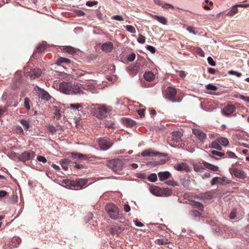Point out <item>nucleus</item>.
<instances>
[{"mask_svg":"<svg viewBox=\"0 0 249 249\" xmlns=\"http://www.w3.org/2000/svg\"><path fill=\"white\" fill-rule=\"evenodd\" d=\"M60 91L66 94H83L84 91L77 83L63 82L59 85Z\"/></svg>","mask_w":249,"mask_h":249,"instance_id":"nucleus-1","label":"nucleus"},{"mask_svg":"<svg viewBox=\"0 0 249 249\" xmlns=\"http://www.w3.org/2000/svg\"><path fill=\"white\" fill-rule=\"evenodd\" d=\"M150 191L154 195L159 196H168L172 194V190L168 188H160L154 185L150 187Z\"/></svg>","mask_w":249,"mask_h":249,"instance_id":"nucleus-2","label":"nucleus"},{"mask_svg":"<svg viewBox=\"0 0 249 249\" xmlns=\"http://www.w3.org/2000/svg\"><path fill=\"white\" fill-rule=\"evenodd\" d=\"M88 181V180L86 178H78L75 180H71L70 179L64 180L63 182L71 187H77L81 189L83 188V186L87 184Z\"/></svg>","mask_w":249,"mask_h":249,"instance_id":"nucleus-3","label":"nucleus"},{"mask_svg":"<svg viewBox=\"0 0 249 249\" xmlns=\"http://www.w3.org/2000/svg\"><path fill=\"white\" fill-rule=\"evenodd\" d=\"M107 109L104 106H96L92 108L94 116L99 119H103L107 116Z\"/></svg>","mask_w":249,"mask_h":249,"instance_id":"nucleus-4","label":"nucleus"},{"mask_svg":"<svg viewBox=\"0 0 249 249\" xmlns=\"http://www.w3.org/2000/svg\"><path fill=\"white\" fill-rule=\"evenodd\" d=\"M33 92L36 95L41 98V99L46 101L51 100V98H52V97L47 91L39 88L37 86H36L34 88Z\"/></svg>","mask_w":249,"mask_h":249,"instance_id":"nucleus-5","label":"nucleus"},{"mask_svg":"<svg viewBox=\"0 0 249 249\" xmlns=\"http://www.w3.org/2000/svg\"><path fill=\"white\" fill-rule=\"evenodd\" d=\"M110 164L112 166V170L117 172L122 170L124 165V161L120 159H116L112 161L110 160Z\"/></svg>","mask_w":249,"mask_h":249,"instance_id":"nucleus-6","label":"nucleus"},{"mask_svg":"<svg viewBox=\"0 0 249 249\" xmlns=\"http://www.w3.org/2000/svg\"><path fill=\"white\" fill-rule=\"evenodd\" d=\"M230 172L235 177L241 179H245L247 177L246 173L242 169L236 167L230 169Z\"/></svg>","mask_w":249,"mask_h":249,"instance_id":"nucleus-7","label":"nucleus"},{"mask_svg":"<svg viewBox=\"0 0 249 249\" xmlns=\"http://www.w3.org/2000/svg\"><path fill=\"white\" fill-rule=\"evenodd\" d=\"M35 156L36 154L34 152L30 150L26 151L21 153L19 157V159L22 161H25L34 159Z\"/></svg>","mask_w":249,"mask_h":249,"instance_id":"nucleus-8","label":"nucleus"},{"mask_svg":"<svg viewBox=\"0 0 249 249\" xmlns=\"http://www.w3.org/2000/svg\"><path fill=\"white\" fill-rule=\"evenodd\" d=\"M213 195L214 194L213 191H210L200 193L197 195L196 197L199 200L205 201L212 199L213 196Z\"/></svg>","mask_w":249,"mask_h":249,"instance_id":"nucleus-9","label":"nucleus"},{"mask_svg":"<svg viewBox=\"0 0 249 249\" xmlns=\"http://www.w3.org/2000/svg\"><path fill=\"white\" fill-rule=\"evenodd\" d=\"M177 94V91L174 88L169 87L165 90V97L166 98L171 100L173 102H176L174 99Z\"/></svg>","mask_w":249,"mask_h":249,"instance_id":"nucleus-10","label":"nucleus"},{"mask_svg":"<svg viewBox=\"0 0 249 249\" xmlns=\"http://www.w3.org/2000/svg\"><path fill=\"white\" fill-rule=\"evenodd\" d=\"M110 218L113 219H117L119 218V209L114 204L110 203Z\"/></svg>","mask_w":249,"mask_h":249,"instance_id":"nucleus-11","label":"nucleus"},{"mask_svg":"<svg viewBox=\"0 0 249 249\" xmlns=\"http://www.w3.org/2000/svg\"><path fill=\"white\" fill-rule=\"evenodd\" d=\"M193 133L201 142H203L207 138L206 134L200 129H194Z\"/></svg>","mask_w":249,"mask_h":249,"instance_id":"nucleus-12","label":"nucleus"},{"mask_svg":"<svg viewBox=\"0 0 249 249\" xmlns=\"http://www.w3.org/2000/svg\"><path fill=\"white\" fill-rule=\"evenodd\" d=\"M139 70V64H131L128 67V73L132 76L136 75Z\"/></svg>","mask_w":249,"mask_h":249,"instance_id":"nucleus-13","label":"nucleus"},{"mask_svg":"<svg viewBox=\"0 0 249 249\" xmlns=\"http://www.w3.org/2000/svg\"><path fill=\"white\" fill-rule=\"evenodd\" d=\"M171 135V141L173 142L174 143L175 142L177 143L180 141L182 134L179 131H175L172 132Z\"/></svg>","mask_w":249,"mask_h":249,"instance_id":"nucleus-14","label":"nucleus"},{"mask_svg":"<svg viewBox=\"0 0 249 249\" xmlns=\"http://www.w3.org/2000/svg\"><path fill=\"white\" fill-rule=\"evenodd\" d=\"M42 73L41 70L40 69L36 68L31 70L29 72L28 75L33 79H36L38 78L41 76Z\"/></svg>","mask_w":249,"mask_h":249,"instance_id":"nucleus-15","label":"nucleus"},{"mask_svg":"<svg viewBox=\"0 0 249 249\" xmlns=\"http://www.w3.org/2000/svg\"><path fill=\"white\" fill-rule=\"evenodd\" d=\"M235 109L236 107L234 105H228L223 108V112L225 115H230L235 111Z\"/></svg>","mask_w":249,"mask_h":249,"instance_id":"nucleus-16","label":"nucleus"},{"mask_svg":"<svg viewBox=\"0 0 249 249\" xmlns=\"http://www.w3.org/2000/svg\"><path fill=\"white\" fill-rule=\"evenodd\" d=\"M158 175L160 180L161 181L170 178L172 176L170 173L168 171L160 172L158 173Z\"/></svg>","mask_w":249,"mask_h":249,"instance_id":"nucleus-17","label":"nucleus"},{"mask_svg":"<svg viewBox=\"0 0 249 249\" xmlns=\"http://www.w3.org/2000/svg\"><path fill=\"white\" fill-rule=\"evenodd\" d=\"M71 157L73 160H88L89 157L87 155L76 152L71 153Z\"/></svg>","mask_w":249,"mask_h":249,"instance_id":"nucleus-18","label":"nucleus"},{"mask_svg":"<svg viewBox=\"0 0 249 249\" xmlns=\"http://www.w3.org/2000/svg\"><path fill=\"white\" fill-rule=\"evenodd\" d=\"M175 168L178 171H185L188 172L189 171V166L185 163H181L175 166Z\"/></svg>","mask_w":249,"mask_h":249,"instance_id":"nucleus-19","label":"nucleus"},{"mask_svg":"<svg viewBox=\"0 0 249 249\" xmlns=\"http://www.w3.org/2000/svg\"><path fill=\"white\" fill-rule=\"evenodd\" d=\"M99 147L102 150H107L109 148V142L106 139H101L98 141Z\"/></svg>","mask_w":249,"mask_h":249,"instance_id":"nucleus-20","label":"nucleus"},{"mask_svg":"<svg viewBox=\"0 0 249 249\" xmlns=\"http://www.w3.org/2000/svg\"><path fill=\"white\" fill-rule=\"evenodd\" d=\"M152 17L153 19L158 21L159 22L163 25L167 24L168 19L164 17L157 15H153Z\"/></svg>","mask_w":249,"mask_h":249,"instance_id":"nucleus-21","label":"nucleus"},{"mask_svg":"<svg viewBox=\"0 0 249 249\" xmlns=\"http://www.w3.org/2000/svg\"><path fill=\"white\" fill-rule=\"evenodd\" d=\"M143 77L144 79L147 81H152L155 78V75L154 73L150 71H146Z\"/></svg>","mask_w":249,"mask_h":249,"instance_id":"nucleus-22","label":"nucleus"},{"mask_svg":"<svg viewBox=\"0 0 249 249\" xmlns=\"http://www.w3.org/2000/svg\"><path fill=\"white\" fill-rule=\"evenodd\" d=\"M142 157H152L158 155V153L153 151L151 149L144 150L141 153Z\"/></svg>","mask_w":249,"mask_h":249,"instance_id":"nucleus-23","label":"nucleus"},{"mask_svg":"<svg viewBox=\"0 0 249 249\" xmlns=\"http://www.w3.org/2000/svg\"><path fill=\"white\" fill-rule=\"evenodd\" d=\"M123 123L127 127H132L136 124L135 122L129 118H124L123 119Z\"/></svg>","mask_w":249,"mask_h":249,"instance_id":"nucleus-24","label":"nucleus"},{"mask_svg":"<svg viewBox=\"0 0 249 249\" xmlns=\"http://www.w3.org/2000/svg\"><path fill=\"white\" fill-rule=\"evenodd\" d=\"M202 164L205 167L213 171L216 172L218 170V167L217 166L208 163L205 161H203L202 162Z\"/></svg>","mask_w":249,"mask_h":249,"instance_id":"nucleus-25","label":"nucleus"},{"mask_svg":"<svg viewBox=\"0 0 249 249\" xmlns=\"http://www.w3.org/2000/svg\"><path fill=\"white\" fill-rule=\"evenodd\" d=\"M21 240L18 237H14L11 242V246L12 248L17 247L21 243Z\"/></svg>","mask_w":249,"mask_h":249,"instance_id":"nucleus-26","label":"nucleus"},{"mask_svg":"<svg viewBox=\"0 0 249 249\" xmlns=\"http://www.w3.org/2000/svg\"><path fill=\"white\" fill-rule=\"evenodd\" d=\"M21 84V80L20 78H14L13 80V83L12 85V89H16L18 88Z\"/></svg>","mask_w":249,"mask_h":249,"instance_id":"nucleus-27","label":"nucleus"},{"mask_svg":"<svg viewBox=\"0 0 249 249\" xmlns=\"http://www.w3.org/2000/svg\"><path fill=\"white\" fill-rule=\"evenodd\" d=\"M209 147L214 148L218 150H222V147L220 143L218 142V140L217 139L215 141L213 142L211 144L209 145Z\"/></svg>","mask_w":249,"mask_h":249,"instance_id":"nucleus-28","label":"nucleus"},{"mask_svg":"<svg viewBox=\"0 0 249 249\" xmlns=\"http://www.w3.org/2000/svg\"><path fill=\"white\" fill-rule=\"evenodd\" d=\"M83 104L77 103V104H71L69 107H68V108H71L72 109H75L80 110V108H82Z\"/></svg>","mask_w":249,"mask_h":249,"instance_id":"nucleus-29","label":"nucleus"},{"mask_svg":"<svg viewBox=\"0 0 249 249\" xmlns=\"http://www.w3.org/2000/svg\"><path fill=\"white\" fill-rule=\"evenodd\" d=\"M63 52L69 53L70 54H74L76 53L75 48L71 46H66L63 49Z\"/></svg>","mask_w":249,"mask_h":249,"instance_id":"nucleus-30","label":"nucleus"},{"mask_svg":"<svg viewBox=\"0 0 249 249\" xmlns=\"http://www.w3.org/2000/svg\"><path fill=\"white\" fill-rule=\"evenodd\" d=\"M155 243L159 245H165L170 243V242L167 239L161 238L157 239L155 241Z\"/></svg>","mask_w":249,"mask_h":249,"instance_id":"nucleus-31","label":"nucleus"},{"mask_svg":"<svg viewBox=\"0 0 249 249\" xmlns=\"http://www.w3.org/2000/svg\"><path fill=\"white\" fill-rule=\"evenodd\" d=\"M71 161L68 159H65L61 160V164L62 168L65 170L68 169V165L70 163Z\"/></svg>","mask_w":249,"mask_h":249,"instance_id":"nucleus-32","label":"nucleus"},{"mask_svg":"<svg viewBox=\"0 0 249 249\" xmlns=\"http://www.w3.org/2000/svg\"><path fill=\"white\" fill-rule=\"evenodd\" d=\"M191 205L195 208H197L198 209L201 211H203V205L199 202L192 201Z\"/></svg>","mask_w":249,"mask_h":249,"instance_id":"nucleus-33","label":"nucleus"},{"mask_svg":"<svg viewBox=\"0 0 249 249\" xmlns=\"http://www.w3.org/2000/svg\"><path fill=\"white\" fill-rule=\"evenodd\" d=\"M189 214L194 218H200L201 216V213L197 210H192L189 212Z\"/></svg>","mask_w":249,"mask_h":249,"instance_id":"nucleus-34","label":"nucleus"},{"mask_svg":"<svg viewBox=\"0 0 249 249\" xmlns=\"http://www.w3.org/2000/svg\"><path fill=\"white\" fill-rule=\"evenodd\" d=\"M237 8L238 6H237V4L234 5L231 8V10L229 12H228L227 15L230 17L233 16V15L238 13V10Z\"/></svg>","mask_w":249,"mask_h":249,"instance_id":"nucleus-35","label":"nucleus"},{"mask_svg":"<svg viewBox=\"0 0 249 249\" xmlns=\"http://www.w3.org/2000/svg\"><path fill=\"white\" fill-rule=\"evenodd\" d=\"M47 48V45L45 43L42 42V43L39 44L36 49V51L37 53H41L44 51Z\"/></svg>","mask_w":249,"mask_h":249,"instance_id":"nucleus-36","label":"nucleus"},{"mask_svg":"<svg viewBox=\"0 0 249 249\" xmlns=\"http://www.w3.org/2000/svg\"><path fill=\"white\" fill-rule=\"evenodd\" d=\"M218 142L220 143V145L227 146L229 144V141L227 139L223 137L217 139Z\"/></svg>","mask_w":249,"mask_h":249,"instance_id":"nucleus-37","label":"nucleus"},{"mask_svg":"<svg viewBox=\"0 0 249 249\" xmlns=\"http://www.w3.org/2000/svg\"><path fill=\"white\" fill-rule=\"evenodd\" d=\"M219 180H220L219 184H222V185L229 184L231 182V180L228 179L227 178H226L225 177H223L222 178H220Z\"/></svg>","mask_w":249,"mask_h":249,"instance_id":"nucleus-38","label":"nucleus"},{"mask_svg":"<svg viewBox=\"0 0 249 249\" xmlns=\"http://www.w3.org/2000/svg\"><path fill=\"white\" fill-rule=\"evenodd\" d=\"M71 60L70 59L64 58V57H60L57 61V64H61L63 63H70Z\"/></svg>","mask_w":249,"mask_h":249,"instance_id":"nucleus-39","label":"nucleus"},{"mask_svg":"<svg viewBox=\"0 0 249 249\" xmlns=\"http://www.w3.org/2000/svg\"><path fill=\"white\" fill-rule=\"evenodd\" d=\"M30 100L29 98H28V97L25 98L24 102V106L28 111H29L30 110Z\"/></svg>","mask_w":249,"mask_h":249,"instance_id":"nucleus-40","label":"nucleus"},{"mask_svg":"<svg viewBox=\"0 0 249 249\" xmlns=\"http://www.w3.org/2000/svg\"><path fill=\"white\" fill-rule=\"evenodd\" d=\"M20 123L25 127L24 129L25 130H28L29 128V123L28 121L24 119H22L20 120Z\"/></svg>","mask_w":249,"mask_h":249,"instance_id":"nucleus-41","label":"nucleus"},{"mask_svg":"<svg viewBox=\"0 0 249 249\" xmlns=\"http://www.w3.org/2000/svg\"><path fill=\"white\" fill-rule=\"evenodd\" d=\"M210 152L212 154H213V155L217 156L218 157H225V153L219 152V151H215V150H211V151H210Z\"/></svg>","mask_w":249,"mask_h":249,"instance_id":"nucleus-42","label":"nucleus"},{"mask_svg":"<svg viewBox=\"0 0 249 249\" xmlns=\"http://www.w3.org/2000/svg\"><path fill=\"white\" fill-rule=\"evenodd\" d=\"M47 129L50 132H51L52 134L55 133L57 130V128H56L53 124H49L48 126Z\"/></svg>","mask_w":249,"mask_h":249,"instance_id":"nucleus-43","label":"nucleus"},{"mask_svg":"<svg viewBox=\"0 0 249 249\" xmlns=\"http://www.w3.org/2000/svg\"><path fill=\"white\" fill-rule=\"evenodd\" d=\"M206 89L208 90L216 91L217 90L218 88L215 86L209 84L206 86Z\"/></svg>","mask_w":249,"mask_h":249,"instance_id":"nucleus-44","label":"nucleus"},{"mask_svg":"<svg viewBox=\"0 0 249 249\" xmlns=\"http://www.w3.org/2000/svg\"><path fill=\"white\" fill-rule=\"evenodd\" d=\"M148 179L150 181L155 182L157 180V175L154 173L151 174L148 176Z\"/></svg>","mask_w":249,"mask_h":249,"instance_id":"nucleus-45","label":"nucleus"},{"mask_svg":"<svg viewBox=\"0 0 249 249\" xmlns=\"http://www.w3.org/2000/svg\"><path fill=\"white\" fill-rule=\"evenodd\" d=\"M165 183L168 185L172 186H176L178 185V183L177 181L174 180L173 179L168 180L165 182Z\"/></svg>","mask_w":249,"mask_h":249,"instance_id":"nucleus-46","label":"nucleus"},{"mask_svg":"<svg viewBox=\"0 0 249 249\" xmlns=\"http://www.w3.org/2000/svg\"><path fill=\"white\" fill-rule=\"evenodd\" d=\"M125 29L127 31L131 33H135L136 32L135 28L132 25H126L125 26Z\"/></svg>","mask_w":249,"mask_h":249,"instance_id":"nucleus-47","label":"nucleus"},{"mask_svg":"<svg viewBox=\"0 0 249 249\" xmlns=\"http://www.w3.org/2000/svg\"><path fill=\"white\" fill-rule=\"evenodd\" d=\"M228 73L230 75H234L238 77H241L242 75L241 73L232 70L229 71Z\"/></svg>","mask_w":249,"mask_h":249,"instance_id":"nucleus-48","label":"nucleus"},{"mask_svg":"<svg viewBox=\"0 0 249 249\" xmlns=\"http://www.w3.org/2000/svg\"><path fill=\"white\" fill-rule=\"evenodd\" d=\"M102 49L103 51L108 52L109 51V43H105L102 46Z\"/></svg>","mask_w":249,"mask_h":249,"instance_id":"nucleus-49","label":"nucleus"},{"mask_svg":"<svg viewBox=\"0 0 249 249\" xmlns=\"http://www.w3.org/2000/svg\"><path fill=\"white\" fill-rule=\"evenodd\" d=\"M111 18L112 19L118 20V21H120L124 20V18L121 15H115V16H113L111 17Z\"/></svg>","mask_w":249,"mask_h":249,"instance_id":"nucleus-50","label":"nucleus"},{"mask_svg":"<svg viewBox=\"0 0 249 249\" xmlns=\"http://www.w3.org/2000/svg\"><path fill=\"white\" fill-rule=\"evenodd\" d=\"M225 155H226L225 157H229L231 158H236L235 154L231 151H227L226 153H225Z\"/></svg>","mask_w":249,"mask_h":249,"instance_id":"nucleus-51","label":"nucleus"},{"mask_svg":"<svg viewBox=\"0 0 249 249\" xmlns=\"http://www.w3.org/2000/svg\"><path fill=\"white\" fill-rule=\"evenodd\" d=\"M220 177H214L213 178L211 182L212 185H213L217 183H219L220 181Z\"/></svg>","mask_w":249,"mask_h":249,"instance_id":"nucleus-52","label":"nucleus"},{"mask_svg":"<svg viewBox=\"0 0 249 249\" xmlns=\"http://www.w3.org/2000/svg\"><path fill=\"white\" fill-rule=\"evenodd\" d=\"M54 114L57 119H59L61 118V115L60 113V110L57 108H55Z\"/></svg>","mask_w":249,"mask_h":249,"instance_id":"nucleus-53","label":"nucleus"},{"mask_svg":"<svg viewBox=\"0 0 249 249\" xmlns=\"http://www.w3.org/2000/svg\"><path fill=\"white\" fill-rule=\"evenodd\" d=\"M145 38L144 36L142 35H140L137 40L140 43L143 44L145 42Z\"/></svg>","mask_w":249,"mask_h":249,"instance_id":"nucleus-54","label":"nucleus"},{"mask_svg":"<svg viewBox=\"0 0 249 249\" xmlns=\"http://www.w3.org/2000/svg\"><path fill=\"white\" fill-rule=\"evenodd\" d=\"M207 60L209 64L210 65L212 66H214L216 65L215 62L213 60V59L211 57H208L207 58Z\"/></svg>","mask_w":249,"mask_h":249,"instance_id":"nucleus-55","label":"nucleus"},{"mask_svg":"<svg viewBox=\"0 0 249 249\" xmlns=\"http://www.w3.org/2000/svg\"><path fill=\"white\" fill-rule=\"evenodd\" d=\"M162 8L165 9H168L170 8L174 9V7L173 5L169 3H163Z\"/></svg>","mask_w":249,"mask_h":249,"instance_id":"nucleus-56","label":"nucleus"},{"mask_svg":"<svg viewBox=\"0 0 249 249\" xmlns=\"http://www.w3.org/2000/svg\"><path fill=\"white\" fill-rule=\"evenodd\" d=\"M136 55L134 53L129 54L127 57V59L129 61H133L135 59Z\"/></svg>","mask_w":249,"mask_h":249,"instance_id":"nucleus-57","label":"nucleus"},{"mask_svg":"<svg viewBox=\"0 0 249 249\" xmlns=\"http://www.w3.org/2000/svg\"><path fill=\"white\" fill-rule=\"evenodd\" d=\"M37 160L40 162H42L43 163H46L47 162V160L45 157L42 156H38L37 157Z\"/></svg>","mask_w":249,"mask_h":249,"instance_id":"nucleus-58","label":"nucleus"},{"mask_svg":"<svg viewBox=\"0 0 249 249\" xmlns=\"http://www.w3.org/2000/svg\"><path fill=\"white\" fill-rule=\"evenodd\" d=\"M187 30L190 33H192L194 35L196 34V32L195 31V29L194 27L189 26L187 28Z\"/></svg>","mask_w":249,"mask_h":249,"instance_id":"nucleus-59","label":"nucleus"},{"mask_svg":"<svg viewBox=\"0 0 249 249\" xmlns=\"http://www.w3.org/2000/svg\"><path fill=\"white\" fill-rule=\"evenodd\" d=\"M144 109H140L138 110L137 112L141 118L144 117Z\"/></svg>","mask_w":249,"mask_h":249,"instance_id":"nucleus-60","label":"nucleus"},{"mask_svg":"<svg viewBox=\"0 0 249 249\" xmlns=\"http://www.w3.org/2000/svg\"><path fill=\"white\" fill-rule=\"evenodd\" d=\"M146 49L152 53H154L156 52V49L152 46L148 45L146 47Z\"/></svg>","mask_w":249,"mask_h":249,"instance_id":"nucleus-61","label":"nucleus"},{"mask_svg":"<svg viewBox=\"0 0 249 249\" xmlns=\"http://www.w3.org/2000/svg\"><path fill=\"white\" fill-rule=\"evenodd\" d=\"M97 4V1H88L86 3V5L89 6H92Z\"/></svg>","mask_w":249,"mask_h":249,"instance_id":"nucleus-62","label":"nucleus"},{"mask_svg":"<svg viewBox=\"0 0 249 249\" xmlns=\"http://www.w3.org/2000/svg\"><path fill=\"white\" fill-rule=\"evenodd\" d=\"M154 3L159 6H161L162 7L163 5V2L160 0H154Z\"/></svg>","mask_w":249,"mask_h":249,"instance_id":"nucleus-63","label":"nucleus"},{"mask_svg":"<svg viewBox=\"0 0 249 249\" xmlns=\"http://www.w3.org/2000/svg\"><path fill=\"white\" fill-rule=\"evenodd\" d=\"M178 75L181 78H184L186 75L185 72L182 71H178Z\"/></svg>","mask_w":249,"mask_h":249,"instance_id":"nucleus-64","label":"nucleus"}]
</instances>
